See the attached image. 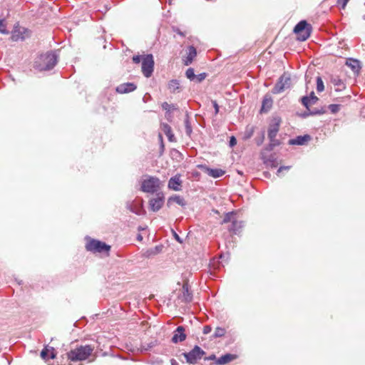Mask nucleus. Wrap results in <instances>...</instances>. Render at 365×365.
<instances>
[{
    "label": "nucleus",
    "mask_w": 365,
    "mask_h": 365,
    "mask_svg": "<svg viewBox=\"0 0 365 365\" xmlns=\"http://www.w3.org/2000/svg\"><path fill=\"white\" fill-rule=\"evenodd\" d=\"M226 333V330L222 327H217L215 330L213 336L215 338L223 336Z\"/></svg>",
    "instance_id": "cd10ccee"
},
{
    "label": "nucleus",
    "mask_w": 365,
    "mask_h": 365,
    "mask_svg": "<svg viewBox=\"0 0 365 365\" xmlns=\"http://www.w3.org/2000/svg\"><path fill=\"white\" fill-rule=\"evenodd\" d=\"M237 144V140L234 136H232L230 140V145L233 147Z\"/></svg>",
    "instance_id": "37998d69"
},
{
    "label": "nucleus",
    "mask_w": 365,
    "mask_h": 365,
    "mask_svg": "<svg viewBox=\"0 0 365 365\" xmlns=\"http://www.w3.org/2000/svg\"><path fill=\"white\" fill-rule=\"evenodd\" d=\"M170 363L171 365H179L178 362L175 359H171Z\"/></svg>",
    "instance_id": "603ef678"
},
{
    "label": "nucleus",
    "mask_w": 365,
    "mask_h": 365,
    "mask_svg": "<svg viewBox=\"0 0 365 365\" xmlns=\"http://www.w3.org/2000/svg\"><path fill=\"white\" fill-rule=\"evenodd\" d=\"M93 351L91 345L80 346L67 353L68 359L72 361H83L88 358Z\"/></svg>",
    "instance_id": "f03ea898"
},
{
    "label": "nucleus",
    "mask_w": 365,
    "mask_h": 365,
    "mask_svg": "<svg viewBox=\"0 0 365 365\" xmlns=\"http://www.w3.org/2000/svg\"><path fill=\"white\" fill-rule=\"evenodd\" d=\"M261 142L260 140H258V145H260Z\"/></svg>",
    "instance_id": "6e6d98bb"
},
{
    "label": "nucleus",
    "mask_w": 365,
    "mask_h": 365,
    "mask_svg": "<svg viewBox=\"0 0 365 365\" xmlns=\"http://www.w3.org/2000/svg\"><path fill=\"white\" fill-rule=\"evenodd\" d=\"M162 108L163 110H166L165 116L167 118H169L170 117V111L171 110L176 109L173 104H169L167 102L163 103Z\"/></svg>",
    "instance_id": "bb28decb"
},
{
    "label": "nucleus",
    "mask_w": 365,
    "mask_h": 365,
    "mask_svg": "<svg viewBox=\"0 0 365 365\" xmlns=\"http://www.w3.org/2000/svg\"><path fill=\"white\" fill-rule=\"evenodd\" d=\"M290 168L289 166H281L278 170H277V173H279L280 172H282V170H289Z\"/></svg>",
    "instance_id": "a18cd8bd"
},
{
    "label": "nucleus",
    "mask_w": 365,
    "mask_h": 365,
    "mask_svg": "<svg viewBox=\"0 0 365 365\" xmlns=\"http://www.w3.org/2000/svg\"><path fill=\"white\" fill-rule=\"evenodd\" d=\"M170 202H174L181 206L185 205V200L183 199V197L179 195H174L170 197L168 200V203Z\"/></svg>",
    "instance_id": "393cba45"
},
{
    "label": "nucleus",
    "mask_w": 365,
    "mask_h": 365,
    "mask_svg": "<svg viewBox=\"0 0 365 365\" xmlns=\"http://www.w3.org/2000/svg\"><path fill=\"white\" fill-rule=\"evenodd\" d=\"M57 62L58 56L54 52H47L37 56L34 67L40 71H49L56 66Z\"/></svg>",
    "instance_id": "f257e3e1"
},
{
    "label": "nucleus",
    "mask_w": 365,
    "mask_h": 365,
    "mask_svg": "<svg viewBox=\"0 0 365 365\" xmlns=\"http://www.w3.org/2000/svg\"><path fill=\"white\" fill-rule=\"evenodd\" d=\"M341 106L339 104H331L328 108L332 113H336L339 111Z\"/></svg>",
    "instance_id": "2f4dec72"
},
{
    "label": "nucleus",
    "mask_w": 365,
    "mask_h": 365,
    "mask_svg": "<svg viewBox=\"0 0 365 365\" xmlns=\"http://www.w3.org/2000/svg\"><path fill=\"white\" fill-rule=\"evenodd\" d=\"M212 331L210 326H205L203 328V334H207Z\"/></svg>",
    "instance_id": "79ce46f5"
},
{
    "label": "nucleus",
    "mask_w": 365,
    "mask_h": 365,
    "mask_svg": "<svg viewBox=\"0 0 365 365\" xmlns=\"http://www.w3.org/2000/svg\"><path fill=\"white\" fill-rule=\"evenodd\" d=\"M154 58L152 54L143 56L141 70L145 77L149 78L152 76L154 68Z\"/></svg>",
    "instance_id": "0eeeda50"
},
{
    "label": "nucleus",
    "mask_w": 365,
    "mask_h": 365,
    "mask_svg": "<svg viewBox=\"0 0 365 365\" xmlns=\"http://www.w3.org/2000/svg\"><path fill=\"white\" fill-rule=\"evenodd\" d=\"M274 148V147L273 145H272V144H270V143L267 145V147L263 149L262 151H265L266 153L268 154V153L271 152L273 149Z\"/></svg>",
    "instance_id": "a19ab883"
},
{
    "label": "nucleus",
    "mask_w": 365,
    "mask_h": 365,
    "mask_svg": "<svg viewBox=\"0 0 365 365\" xmlns=\"http://www.w3.org/2000/svg\"><path fill=\"white\" fill-rule=\"evenodd\" d=\"M56 357V354H54V349L53 348H51V354H50V358L51 359H54Z\"/></svg>",
    "instance_id": "8fccbe9b"
},
{
    "label": "nucleus",
    "mask_w": 365,
    "mask_h": 365,
    "mask_svg": "<svg viewBox=\"0 0 365 365\" xmlns=\"http://www.w3.org/2000/svg\"><path fill=\"white\" fill-rule=\"evenodd\" d=\"M233 216H234L233 212L226 213V215H225V217L223 218L222 223H227V222L232 221Z\"/></svg>",
    "instance_id": "473e14b6"
},
{
    "label": "nucleus",
    "mask_w": 365,
    "mask_h": 365,
    "mask_svg": "<svg viewBox=\"0 0 365 365\" xmlns=\"http://www.w3.org/2000/svg\"><path fill=\"white\" fill-rule=\"evenodd\" d=\"M50 349H48L47 347L44 348L41 352V356L42 359H46L48 356V352H49Z\"/></svg>",
    "instance_id": "f704fd0d"
},
{
    "label": "nucleus",
    "mask_w": 365,
    "mask_h": 365,
    "mask_svg": "<svg viewBox=\"0 0 365 365\" xmlns=\"http://www.w3.org/2000/svg\"><path fill=\"white\" fill-rule=\"evenodd\" d=\"M261 142L260 140H258V145H260Z\"/></svg>",
    "instance_id": "5fc2aeb1"
},
{
    "label": "nucleus",
    "mask_w": 365,
    "mask_h": 365,
    "mask_svg": "<svg viewBox=\"0 0 365 365\" xmlns=\"http://www.w3.org/2000/svg\"><path fill=\"white\" fill-rule=\"evenodd\" d=\"M294 32L296 34L298 40L304 41L310 36L311 26L306 21H301L295 26Z\"/></svg>",
    "instance_id": "20e7f679"
},
{
    "label": "nucleus",
    "mask_w": 365,
    "mask_h": 365,
    "mask_svg": "<svg viewBox=\"0 0 365 365\" xmlns=\"http://www.w3.org/2000/svg\"><path fill=\"white\" fill-rule=\"evenodd\" d=\"M26 31V29L24 28H19L15 29L11 34V39L14 41H18L19 40H24L25 38V36L24 34Z\"/></svg>",
    "instance_id": "a211bd4d"
},
{
    "label": "nucleus",
    "mask_w": 365,
    "mask_h": 365,
    "mask_svg": "<svg viewBox=\"0 0 365 365\" xmlns=\"http://www.w3.org/2000/svg\"><path fill=\"white\" fill-rule=\"evenodd\" d=\"M319 98L315 96L314 93L313 91L311 92L309 96H303L301 99L302 105L306 107V108L308 110L309 113L304 114V115H320L325 113V110L322 109H310L309 106L315 104L318 101Z\"/></svg>",
    "instance_id": "7ed1b4c3"
},
{
    "label": "nucleus",
    "mask_w": 365,
    "mask_h": 365,
    "mask_svg": "<svg viewBox=\"0 0 365 365\" xmlns=\"http://www.w3.org/2000/svg\"><path fill=\"white\" fill-rule=\"evenodd\" d=\"M207 76V74L205 73H200L198 75H195V81L197 82V83H200L202 82L203 80L205 79Z\"/></svg>",
    "instance_id": "72a5a7b5"
},
{
    "label": "nucleus",
    "mask_w": 365,
    "mask_h": 365,
    "mask_svg": "<svg viewBox=\"0 0 365 365\" xmlns=\"http://www.w3.org/2000/svg\"><path fill=\"white\" fill-rule=\"evenodd\" d=\"M136 88V86L133 83H125L119 85L116 88V91L119 93H126L135 91Z\"/></svg>",
    "instance_id": "2eb2a0df"
},
{
    "label": "nucleus",
    "mask_w": 365,
    "mask_h": 365,
    "mask_svg": "<svg viewBox=\"0 0 365 365\" xmlns=\"http://www.w3.org/2000/svg\"><path fill=\"white\" fill-rule=\"evenodd\" d=\"M160 186V180L156 177L149 176L142 182L141 190L145 192L153 193Z\"/></svg>",
    "instance_id": "6e6552de"
},
{
    "label": "nucleus",
    "mask_w": 365,
    "mask_h": 365,
    "mask_svg": "<svg viewBox=\"0 0 365 365\" xmlns=\"http://www.w3.org/2000/svg\"><path fill=\"white\" fill-rule=\"evenodd\" d=\"M185 76L190 81H194L195 79V74L194 73V69L192 68H189L185 72Z\"/></svg>",
    "instance_id": "c756f323"
},
{
    "label": "nucleus",
    "mask_w": 365,
    "mask_h": 365,
    "mask_svg": "<svg viewBox=\"0 0 365 365\" xmlns=\"http://www.w3.org/2000/svg\"><path fill=\"white\" fill-rule=\"evenodd\" d=\"M0 33L3 34H8L9 31L6 29V26L4 19H0Z\"/></svg>",
    "instance_id": "7c9ffc66"
},
{
    "label": "nucleus",
    "mask_w": 365,
    "mask_h": 365,
    "mask_svg": "<svg viewBox=\"0 0 365 365\" xmlns=\"http://www.w3.org/2000/svg\"><path fill=\"white\" fill-rule=\"evenodd\" d=\"M174 237H175V239L178 242H180V243L182 242L181 239L180 238V237L178 236V234H176L175 232H174Z\"/></svg>",
    "instance_id": "3c124183"
},
{
    "label": "nucleus",
    "mask_w": 365,
    "mask_h": 365,
    "mask_svg": "<svg viewBox=\"0 0 365 365\" xmlns=\"http://www.w3.org/2000/svg\"><path fill=\"white\" fill-rule=\"evenodd\" d=\"M185 130H186V133L187 135H190V133H192V128H191V126L189 123V121L188 120H185Z\"/></svg>",
    "instance_id": "58836bf2"
},
{
    "label": "nucleus",
    "mask_w": 365,
    "mask_h": 365,
    "mask_svg": "<svg viewBox=\"0 0 365 365\" xmlns=\"http://www.w3.org/2000/svg\"><path fill=\"white\" fill-rule=\"evenodd\" d=\"M196 56H197L196 48L192 46H190L187 48V55L185 57V58L183 60L184 64L185 66H189L190 64H191L193 59L195 58Z\"/></svg>",
    "instance_id": "dca6fc26"
},
{
    "label": "nucleus",
    "mask_w": 365,
    "mask_h": 365,
    "mask_svg": "<svg viewBox=\"0 0 365 365\" xmlns=\"http://www.w3.org/2000/svg\"><path fill=\"white\" fill-rule=\"evenodd\" d=\"M180 83L178 80H171L168 83V89L171 93H175L179 89Z\"/></svg>",
    "instance_id": "a878e982"
},
{
    "label": "nucleus",
    "mask_w": 365,
    "mask_h": 365,
    "mask_svg": "<svg viewBox=\"0 0 365 365\" xmlns=\"http://www.w3.org/2000/svg\"><path fill=\"white\" fill-rule=\"evenodd\" d=\"M310 136L309 135H299L294 139H291L289 141V144L290 145H304L305 143L308 142L310 140Z\"/></svg>",
    "instance_id": "6ab92c4d"
},
{
    "label": "nucleus",
    "mask_w": 365,
    "mask_h": 365,
    "mask_svg": "<svg viewBox=\"0 0 365 365\" xmlns=\"http://www.w3.org/2000/svg\"><path fill=\"white\" fill-rule=\"evenodd\" d=\"M174 31L176 32L178 34L182 36H185V34L183 32H182L179 29H174Z\"/></svg>",
    "instance_id": "09e8293b"
},
{
    "label": "nucleus",
    "mask_w": 365,
    "mask_h": 365,
    "mask_svg": "<svg viewBox=\"0 0 365 365\" xmlns=\"http://www.w3.org/2000/svg\"><path fill=\"white\" fill-rule=\"evenodd\" d=\"M137 239L140 241L143 240V237L140 235H138Z\"/></svg>",
    "instance_id": "864d4df0"
},
{
    "label": "nucleus",
    "mask_w": 365,
    "mask_h": 365,
    "mask_svg": "<svg viewBox=\"0 0 365 365\" xmlns=\"http://www.w3.org/2000/svg\"><path fill=\"white\" fill-rule=\"evenodd\" d=\"M281 119L279 117L274 118L269 125L268 130V138H273L276 137L279 129Z\"/></svg>",
    "instance_id": "9b49d317"
},
{
    "label": "nucleus",
    "mask_w": 365,
    "mask_h": 365,
    "mask_svg": "<svg viewBox=\"0 0 365 365\" xmlns=\"http://www.w3.org/2000/svg\"><path fill=\"white\" fill-rule=\"evenodd\" d=\"M164 204V197L162 193H158L156 197H153L149 201L150 208L153 212L158 211Z\"/></svg>",
    "instance_id": "9d476101"
},
{
    "label": "nucleus",
    "mask_w": 365,
    "mask_h": 365,
    "mask_svg": "<svg viewBox=\"0 0 365 365\" xmlns=\"http://www.w3.org/2000/svg\"><path fill=\"white\" fill-rule=\"evenodd\" d=\"M272 98L268 96H264L263 101H262L261 110L262 111H267L272 107Z\"/></svg>",
    "instance_id": "b1692460"
},
{
    "label": "nucleus",
    "mask_w": 365,
    "mask_h": 365,
    "mask_svg": "<svg viewBox=\"0 0 365 365\" xmlns=\"http://www.w3.org/2000/svg\"><path fill=\"white\" fill-rule=\"evenodd\" d=\"M262 159L267 166L276 168L277 166V161L275 154H267L265 151L261 152Z\"/></svg>",
    "instance_id": "f8f14e48"
},
{
    "label": "nucleus",
    "mask_w": 365,
    "mask_h": 365,
    "mask_svg": "<svg viewBox=\"0 0 365 365\" xmlns=\"http://www.w3.org/2000/svg\"><path fill=\"white\" fill-rule=\"evenodd\" d=\"M291 86V78L289 74L284 73L278 80L274 88H272V93L277 94L282 93L286 89Z\"/></svg>",
    "instance_id": "1a4fd4ad"
},
{
    "label": "nucleus",
    "mask_w": 365,
    "mask_h": 365,
    "mask_svg": "<svg viewBox=\"0 0 365 365\" xmlns=\"http://www.w3.org/2000/svg\"><path fill=\"white\" fill-rule=\"evenodd\" d=\"M186 339V334L185 333V328L182 326H179L173 332L172 337V342L177 344L185 341Z\"/></svg>",
    "instance_id": "ddd939ff"
},
{
    "label": "nucleus",
    "mask_w": 365,
    "mask_h": 365,
    "mask_svg": "<svg viewBox=\"0 0 365 365\" xmlns=\"http://www.w3.org/2000/svg\"><path fill=\"white\" fill-rule=\"evenodd\" d=\"M212 104H213V106L215 108V114L218 113V112H219V106H218L217 102L215 101H212Z\"/></svg>",
    "instance_id": "c03bdc74"
},
{
    "label": "nucleus",
    "mask_w": 365,
    "mask_h": 365,
    "mask_svg": "<svg viewBox=\"0 0 365 365\" xmlns=\"http://www.w3.org/2000/svg\"><path fill=\"white\" fill-rule=\"evenodd\" d=\"M205 354V352L198 346H195L194 348L189 352L182 353L183 356L185 358L186 362L190 364H195L197 361L202 359Z\"/></svg>",
    "instance_id": "39448f33"
},
{
    "label": "nucleus",
    "mask_w": 365,
    "mask_h": 365,
    "mask_svg": "<svg viewBox=\"0 0 365 365\" xmlns=\"http://www.w3.org/2000/svg\"><path fill=\"white\" fill-rule=\"evenodd\" d=\"M179 298L185 302H190L192 300V293L189 291L187 284H184L182 288V294L180 295Z\"/></svg>",
    "instance_id": "f3484780"
},
{
    "label": "nucleus",
    "mask_w": 365,
    "mask_h": 365,
    "mask_svg": "<svg viewBox=\"0 0 365 365\" xmlns=\"http://www.w3.org/2000/svg\"><path fill=\"white\" fill-rule=\"evenodd\" d=\"M324 90V86L323 81L320 76L317 78V91L318 92H322Z\"/></svg>",
    "instance_id": "c85d7f7f"
},
{
    "label": "nucleus",
    "mask_w": 365,
    "mask_h": 365,
    "mask_svg": "<svg viewBox=\"0 0 365 365\" xmlns=\"http://www.w3.org/2000/svg\"><path fill=\"white\" fill-rule=\"evenodd\" d=\"M207 173L215 178H220L225 174V171L222 169L207 168Z\"/></svg>",
    "instance_id": "5701e85b"
},
{
    "label": "nucleus",
    "mask_w": 365,
    "mask_h": 365,
    "mask_svg": "<svg viewBox=\"0 0 365 365\" xmlns=\"http://www.w3.org/2000/svg\"><path fill=\"white\" fill-rule=\"evenodd\" d=\"M160 129L165 133V135H166L170 142H173L175 140L174 135L172 132V128L168 124L165 123H161Z\"/></svg>",
    "instance_id": "412c9836"
},
{
    "label": "nucleus",
    "mask_w": 365,
    "mask_h": 365,
    "mask_svg": "<svg viewBox=\"0 0 365 365\" xmlns=\"http://www.w3.org/2000/svg\"><path fill=\"white\" fill-rule=\"evenodd\" d=\"M86 248L88 251L92 252H108L110 250V246L106 245L105 242L96 240H91L87 242Z\"/></svg>",
    "instance_id": "423d86ee"
},
{
    "label": "nucleus",
    "mask_w": 365,
    "mask_h": 365,
    "mask_svg": "<svg viewBox=\"0 0 365 365\" xmlns=\"http://www.w3.org/2000/svg\"><path fill=\"white\" fill-rule=\"evenodd\" d=\"M127 207L130 212L137 215H140V208H135L132 205H128Z\"/></svg>",
    "instance_id": "c9c22d12"
},
{
    "label": "nucleus",
    "mask_w": 365,
    "mask_h": 365,
    "mask_svg": "<svg viewBox=\"0 0 365 365\" xmlns=\"http://www.w3.org/2000/svg\"><path fill=\"white\" fill-rule=\"evenodd\" d=\"M270 144L273 145L274 148L279 145V141L276 139V137H274L273 138H269Z\"/></svg>",
    "instance_id": "e433bc0d"
},
{
    "label": "nucleus",
    "mask_w": 365,
    "mask_h": 365,
    "mask_svg": "<svg viewBox=\"0 0 365 365\" xmlns=\"http://www.w3.org/2000/svg\"><path fill=\"white\" fill-rule=\"evenodd\" d=\"M349 0H337V4L341 6L342 9H344Z\"/></svg>",
    "instance_id": "ea45409f"
},
{
    "label": "nucleus",
    "mask_w": 365,
    "mask_h": 365,
    "mask_svg": "<svg viewBox=\"0 0 365 365\" xmlns=\"http://www.w3.org/2000/svg\"><path fill=\"white\" fill-rule=\"evenodd\" d=\"M237 225H238V222L237 221L232 222V227L231 228V230H233L235 233H237V230L235 229Z\"/></svg>",
    "instance_id": "49530a36"
},
{
    "label": "nucleus",
    "mask_w": 365,
    "mask_h": 365,
    "mask_svg": "<svg viewBox=\"0 0 365 365\" xmlns=\"http://www.w3.org/2000/svg\"><path fill=\"white\" fill-rule=\"evenodd\" d=\"M182 180L180 175H176L172 177L168 181V187L175 191H180L181 190Z\"/></svg>",
    "instance_id": "4468645a"
},
{
    "label": "nucleus",
    "mask_w": 365,
    "mask_h": 365,
    "mask_svg": "<svg viewBox=\"0 0 365 365\" xmlns=\"http://www.w3.org/2000/svg\"><path fill=\"white\" fill-rule=\"evenodd\" d=\"M346 64L351 68L354 72H359L361 69L360 62L358 60L349 58Z\"/></svg>",
    "instance_id": "4be33fe9"
},
{
    "label": "nucleus",
    "mask_w": 365,
    "mask_h": 365,
    "mask_svg": "<svg viewBox=\"0 0 365 365\" xmlns=\"http://www.w3.org/2000/svg\"><path fill=\"white\" fill-rule=\"evenodd\" d=\"M133 61L135 63H139L140 61L143 62V56H140V55L134 56L133 57Z\"/></svg>",
    "instance_id": "4c0bfd02"
},
{
    "label": "nucleus",
    "mask_w": 365,
    "mask_h": 365,
    "mask_svg": "<svg viewBox=\"0 0 365 365\" xmlns=\"http://www.w3.org/2000/svg\"><path fill=\"white\" fill-rule=\"evenodd\" d=\"M216 356L215 354H212L211 356H208V357H205V361H209V360H214L215 359Z\"/></svg>",
    "instance_id": "de8ad7c7"
},
{
    "label": "nucleus",
    "mask_w": 365,
    "mask_h": 365,
    "mask_svg": "<svg viewBox=\"0 0 365 365\" xmlns=\"http://www.w3.org/2000/svg\"><path fill=\"white\" fill-rule=\"evenodd\" d=\"M237 358L236 355L232 354H226L220 358H218L216 361V364L219 365L226 364L230 361H232Z\"/></svg>",
    "instance_id": "aec40b11"
}]
</instances>
